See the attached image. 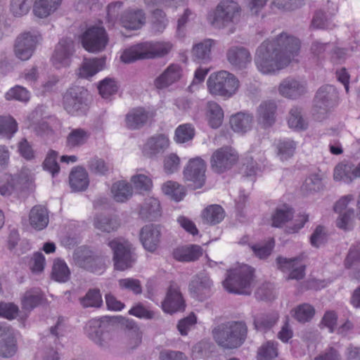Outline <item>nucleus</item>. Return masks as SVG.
Segmentation results:
<instances>
[{
	"mask_svg": "<svg viewBox=\"0 0 360 360\" xmlns=\"http://www.w3.org/2000/svg\"><path fill=\"white\" fill-rule=\"evenodd\" d=\"M206 164L200 158L191 159L184 169V179L188 186L195 190L205 182Z\"/></svg>",
	"mask_w": 360,
	"mask_h": 360,
	"instance_id": "f8f14e48",
	"label": "nucleus"
},
{
	"mask_svg": "<svg viewBox=\"0 0 360 360\" xmlns=\"http://www.w3.org/2000/svg\"><path fill=\"white\" fill-rule=\"evenodd\" d=\"M94 226L102 232L110 233L117 231L120 224L115 218L101 214L95 217Z\"/></svg>",
	"mask_w": 360,
	"mask_h": 360,
	"instance_id": "49530a36",
	"label": "nucleus"
},
{
	"mask_svg": "<svg viewBox=\"0 0 360 360\" xmlns=\"http://www.w3.org/2000/svg\"><path fill=\"white\" fill-rule=\"evenodd\" d=\"M63 0H35L33 4V13L39 18H45L55 12Z\"/></svg>",
	"mask_w": 360,
	"mask_h": 360,
	"instance_id": "2f4dec72",
	"label": "nucleus"
},
{
	"mask_svg": "<svg viewBox=\"0 0 360 360\" xmlns=\"http://www.w3.org/2000/svg\"><path fill=\"white\" fill-rule=\"evenodd\" d=\"M338 101V92L334 86L326 84L321 86L314 100V110L320 115L317 118H323L337 105Z\"/></svg>",
	"mask_w": 360,
	"mask_h": 360,
	"instance_id": "9b49d317",
	"label": "nucleus"
},
{
	"mask_svg": "<svg viewBox=\"0 0 360 360\" xmlns=\"http://www.w3.org/2000/svg\"><path fill=\"white\" fill-rule=\"evenodd\" d=\"M228 61L233 66L244 68L252 60L250 51L245 47L235 46L229 49L226 53Z\"/></svg>",
	"mask_w": 360,
	"mask_h": 360,
	"instance_id": "a878e982",
	"label": "nucleus"
},
{
	"mask_svg": "<svg viewBox=\"0 0 360 360\" xmlns=\"http://www.w3.org/2000/svg\"><path fill=\"white\" fill-rule=\"evenodd\" d=\"M214 44L212 39H205L195 46L192 49L193 60L197 63H207L211 59V48Z\"/></svg>",
	"mask_w": 360,
	"mask_h": 360,
	"instance_id": "4c0bfd02",
	"label": "nucleus"
},
{
	"mask_svg": "<svg viewBox=\"0 0 360 360\" xmlns=\"http://www.w3.org/2000/svg\"><path fill=\"white\" fill-rule=\"evenodd\" d=\"M42 299L43 296L39 288L27 290L21 299L22 308L30 311L41 304Z\"/></svg>",
	"mask_w": 360,
	"mask_h": 360,
	"instance_id": "a19ab883",
	"label": "nucleus"
},
{
	"mask_svg": "<svg viewBox=\"0 0 360 360\" xmlns=\"http://www.w3.org/2000/svg\"><path fill=\"white\" fill-rule=\"evenodd\" d=\"M150 117L152 114L143 108H133L126 115V126L132 130L141 129Z\"/></svg>",
	"mask_w": 360,
	"mask_h": 360,
	"instance_id": "393cba45",
	"label": "nucleus"
},
{
	"mask_svg": "<svg viewBox=\"0 0 360 360\" xmlns=\"http://www.w3.org/2000/svg\"><path fill=\"white\" fill-rule=\"evenodd\" d=\"M210 94L228 99L235 95L239 88V81L233 74L221 70L210 75L207 80Z\"/></svg>",
	"mask_w": 360,
	"mask_h": 360,
	"instance_id": "39448f33",
	"label": "nucleus"
},
{
	"mask_svg": "<svg viewBox=\"0 0 360 360\" xmlns=\"http://www.w3.org/2000/svg\"><path fill=\"white\" fill-rule=\"evenodd\" d=\"M75 52L74 41L70 38H63L57 44L51 58L53 65L58 69L68 67Z\"/></svg>",
	"mask_w": 360,
	"mask_h": 360,
	"instance_id": "dca6fc26",
	"label": "nucleus"
},
{
	"mask_svg": "<svg viewBox=\"0 0 360 360\" xmlns=\"http://www.w3.org/2000/svg\"><path fill=\"white\" fill-rule=\"evenodd\" d=\"M194 136V129L190 124L179 126L175 130L174 140L183 143L191 140Z\"/></svg>",
	"mask_w": 360,
	"mask_h": 360,
	"instance_id": "052dcab7",
	"label": "nucleus"
},
{
	"mask_svg": "<svg viewBox=\"0 0 360 360\" xmlns=\"http://www.w3.org/2000/svg\"><path fill=\"white\" fill-rule=\"evenodd\" d=\"M278 343L267 342L258 350V360H272L278 356Z\"/></svg>",
	"mask_w": 360,
	"mask_h": 360,
	"instance_id": "13d9d810",
	"label": "nucleus"
},
{
	"mask_svg": "<svg viewBox=\"0 0 360 360\" xmlns=\"http://www.w3.org/2000/svg\"><path fill=\"white\" fill-rule=\"evenodd\" d=\"M278 91L285 98L297 99L306 93L307 88L304 82L292 77H287L281 81Z\"/></svg>",
	"mask_w": 360,
	"mask_h": 360,
	"instance_id": "6ab92c4d",
	"label": "nucleus"
},
{
	"mask_svg": "<svg viewBox=\"0 0 360 360\" xmlns=\"http://www.w3.org/2000/svg\"><path fill=\"white\" fill-rule=\"evenodd\" d=\"M205 109L210 127L214 129L219 127L224 119V111L221 106L215 101H208Z\"/></svg>",
	"mask_w": 360,
	"mask_h": 360,
	"instance_id": "e433bc0d",
	"label": "nucleus"
},
{
	"mask_svg": "<svg viewBox=\"0 0 360 360\" xmlns=\"http://www.w3.org/2000/svg\"><path fill=\"white\" fill-rule=\"evenodd\" d=\"M202 216L206 223L217 224L224 218V211L220 205H212L203 210Z\"/></svg>",
	"mask_w": 360,
	"mask_h": 360,
	"instance_id": "c03bdc74",
	"label": "nucleus"
},
{
	"mask_svg": "<svg viewBox=\"0 0 360 360\" xmlns=\"http://www.w3.org/2000/svg\"><path fill=\"white\" fill-rule=\"evenodd\" d=\"M169 139L164 134L150 138L143 147V153L148 157L163 153L169 146Z\"/></svg>",
	"mask_w": 360,
	"mask_h": 360,
	"instance_id": "c756f323",
	"label": "nucleus"
},
{
	"mask_svg": "<svg viewBox=\"0 0 360 360\" xmlns=\"http://www.w3.org/2000/svg\"><path fill=\"white\" fill-rule=\"evenodd\" d=\"M7 100H17L21 102H27L29 101L30 92L21 86H15L11 88L5 95Z\"/></svg>",
	"mask_w": 360,
	"mask_h": 360,
	"instance_id": "e2e57ef3",
	"label": "nucleus"
},
{
	"mask_svg": "<svg viewBox=\"0 0 360 360\" xmlns=\"http://www.w3.org/2000/svg\"><path fill=\"white\" fill-rule=\"evenodd\" d=\"M241 8L233 0H221L207 15L210 24L215 28L224 29L240 21Z\"/></svg>",
	"mask_w": 360,
	"mask_h": 360,
	"instance_id": "20e7f679",
	"label": "nucleus"
},
{
	"mask_svg": "<svg viewBox=\"0 0 360 360\" xmlns=\"http://www.w3.org/2000/svg\"><path fill=\"white\" fill-rule=\"evenodd\" d=\"M98 91L101 96L108 98L117 91V86L115 82L110 78H105L102 80L98 86Z\"/></svg>",
	"mask_w": 360,
	"mask_h": 360,
	"instance_id": "774afa93",
	"label": "nucleus"
},
{
	"mask_svg": "<svg viewBox=\"0 0 360 360\" xmlns=\"http://www.w3.org/2000/svg\"><path fill=\"white\" fill-rule=\"evenodd\" d=\"M212 281L205 274H199L193 278L189 283V291L193 297L203 300L209 295Z\"/></svg>",
	"mask_w": 360,
	"mask_h": 360,
	"instance_id": "5701e85b",
	"label": "nucleus"
},
{
	"mask_svg": "<svg viewBox=\"0 0 360 360\" xmlns=\"http://www.w3.org/2000/svg\"><path fill=\"white\" fill-rule=\"evenodd\" d=\"M89 96L88 91L83 86H70L63 95V107L70 115H84L88 109Z\"/></svg>",
	"mask_w": 360,
	"mask_h": 360,
	"instance_id": "6e6552de",
	"label": "nucleus"
},
{
	"mask_svg": "<svg viewBox=\"0 0 360 360\" xmlns=\"http://www.w3.org/2000/svg\"><path fill=\"white\" fill-rule=\"evenodd\" d=\"M94 252L86 247H79L72 254V262L77 266L89 271L91 268L89 263L94 260Z\"/></svg>",
	"mask_w": 360,
	"mask_h": 360,
	"instance_id": "c9c22d12",
	"label": "nucleus"
},
{
	"mask_svg": "<svg viewBox=\"0 0 360 360\" xmlns=\"http://www.w3.org/2000/svg\"><path fill=\"white\" fill-rule=\"evenodd\" d=\"M172 48V44L168 41H143L125 49L120 58L125 63H130L137 60L158 58L167 55Z\"/></svg>",
	"mask_w": 360,
	"mask_h": 360,
	"instance_id": "7ed1b4c3",
	"label": "nucleus"
},
{
	"mask_svg": "<svg viewBox=\"0 0 360 360\" xmlns=\"http://www.w3.org/2000/svg\"><path fill=\"white\" fill-rule=\"evenodd\" d=\"M165 195L170 196L176 202L181 200L186 195V188L177 182L169 181L162 187Z\"/></svg>",
	"mask_w": 360,
	"mask_h": 360,
	"instance_id": "8fccbe9b",
	"label": "nucleus"
},
{
	"mask_svg": "<svg viewBox=\"0 0 360 360\" xmlns=\"http://www.w3.org/2000/svg\"><path fill=\"white\" fill-rule=\"evenodd\" d=\"M322 176L319 174H311L304 181L302 190L306 192H317L323 188Z\"/></svg>",
	"mask_w": 360,
	"mask_h": 360,
	"instance_id": "bf43d9fd",
	"label": "nucleus"
},
{
	"mask_svg": "<svg viewBox=\"0 0 360 360\" xmlns=\"http://www.w3.org/2000/svg\"><path fill=\"white\" fill-rule=\"evenodd\" d=\"M288 123L290 128L297 130H302L307 128V122L303 117L302 108L298 107L291 108L289 112Z\"/></svg>",
	"mask_w": 360,
	"mask_h": 360,
	"instance_id": "3c124183",
	"label": "nucleus"
},
{
	"mask_svg": "<svg viewBox=\"0 0 360 360\" xmlns=\"http://www.w3.org/2000/svg\"><path fill=\"white\" fill-rule=\"evenodd\" d=\"M17 351L13 330L8 326H0V356L9 358Z\"/></svg>",
	"mask_w": 360,
	"mask_h": 360,
	"instance_id": "aec40b11",
	"label": "nucleus"
},
{
	"mask_svg": "<svg viewBox=\"0 0 360 360\" xmlns=\"http://www.w3.org/2000/svg\"><path fill=\"white\" fill-rule=\"evenodd\" d=\"M293 213L292 209L286 205L277 207L275 213L272 215V226L281 227L292 219Z\"/></svg>",
	"mask_w": 360,
	"mask_h": 360,
	"instance_id": "de8ad7c7",
	"label": "nucleus"
},
{
	"mask_svg": "<svg viewBox=\"0 0 360 360\" xmlns=\"http://www.w3.org/2000/svg\"><path fill=\"white\" fill-rule=\"evenodd\" d=\"M216 342L225 349H235L246 340L248 326L242 321H231L221 323L212 330Z\"/></svg>",
	"mask_w": 360,
	"mask_h": 360,
	"instance_id": "f03ea898",
	"label": "nucleus"
},
{
	"mask_svg": "<svg viewBox=\"0 0 360 360\" xmlns=\"http://www.w3.org/2000/svg\"><path fill=\"white\" fill-rule=\"evenodd\" d=\"M333 176L335 180L349 184L360 176V163L355 165L350 161L344 160L335 167Z\"/></svg>",
	"mask_w": 360,
	"mask_h": 360,
	"instance_id": "4be33fe9",
	"label": "nucleus"
},
{
	"mask_svg": "<svg viewBox=\"0 0 360 360\" xmlns=\"http://www.w3.org/2000/svg\"><path fill=\"white\" fill-rule=\"evenodd\" d=\"M160 215V204L158 199L155 198H146L141 205L139 216L141 219L148 221H153Z\"/></svg>",
	"mask_w": 360,
	"mask_h": 360,
	"instance_id": "7c9ffc66",
	"label": "nucleus"
},
{
	"mask_svg": "<svg viewBox=\"0 0 360 360\" xmlns=\"http://www.w3.org/2000/svg\"><path fill=\"white\" fill-rule=\"evenodd\" d=\"M51 276L55 281L65 283L70 278V271L63 260L57 259L54 260Z\"/></svg>",
	"mask_w": 360,
	"mask_h": 360,
	"instance_id": "a18cd8bd",
	"label": "nucleus"
},
{
	"mask_svg": "<svg viewBox=\"0 0 360 360\" xmlns=\"http://www.w3.org/2000/svg\"><path fill=\"white\" fill-rule=\"evenodd\" d=\"M278 269L284 274L285 280L300 281L305 276V265L298 257L288 259L279 256L276 258Z\"/></svg>",
	"mask_w": 360,
	"mask_h": 360,
	"instance_id": "4468645a",
	"label": "nucleus"
},
{
	"mask_svg": "<svg viewBox=\"0 0 360 360\" xmlns=\"http://www.w3.org/2000/svg\"><path fill=\"white\" fill-rule=\"evenodd\" d=\"M293 317L299 322L305 323L310 321L315 313L314 308L308 304L299 305L294 309Z\"/></svg>",
	"mask_w": 360,
	"mask_h": 360,
	"instance_id": "6e6d98bb",
	"label": "nucleus"
},
{
	"mask_svg": "<svg viewBox=\"0 0 360 360\" xmlns=\"http://www.w3.org/2000/svg\"><path fill=\"white\" fill-rule=\"evenodd\" d=\"M58 153L54 150H51L46 155L44 162L43 167L45 170L49 172L53 176H55L60 170L59 165L57 162Z\"/></svg>",
	"mask_w": 360,
	"mask_h": 360,
	"instance_id": "0e129e2a",
	"label": "nucleus"
},
{
	"mask_svg": "<svg viewBox=\"0 0 360 360\" xmlns=\"http://www.w3.org/2000/svg\"><path fill=\"white\" fill-rule=\"evenodd\" d=\"M202 255V249L198 245L177 247L173 250V257L183 262H194Z\"/></svg>",
	"mask_w": 360,
	"mask_h": 360,
	"instance_id": "bb28decb",
	"label": "nucleus"
},
{
	"mask_svg": "<svg viewBox=\"0 0 360 360\" xmlns=\"http://www.w3.org/2000/svg\"><path fill=\"white\" fill-rule=\"evenodd\" d=\"M252 278L253 269L248 265H243L228 272L223 285L229 292L250 295Z\"/></svg>",
	"mask_w": 360,
	"mask_h": 360,
	"instance_id": "0eeeda50",
	"label": "nucleus"
},
{
	"mask_svg": "<svg viewBox=\"0 0 360 360\" xmlns=\"http://www.w3.org/2000/svg\"><path fill=\"white\" fill-rule=\"evenodd\" d=\"M238 160V155L231 148L217 149L212 155L211 167L217 173H223L231 169Z\"/></svg>",
	"mask_w": 360,
	"mask_h": 360,
	"instance_id": "2eb2a0df",
	"label": "nucleus"
},
{
	"mask_svg": "<svg viewBox=\"0 0 360 360\" xmlns=\"http://www.w3.org/2000/svg\"><path fill=\"white\" fill-rule=\"evenodd\" d=\"M113 326L110 318L103 316L89 320L84 326L86 335L98 346L107 348L114 338Z\"/></svg>",
	"mask_w": 360,
	"mask_h": 360,
	"instance_id": "423d86ee",
	"label": "nucleus"
},
{
	"mask_svg": "<svg viewBox=\"0 0 360 360\" xmlns=\"http://www.w3.org/2000/svg\"><path fill=\"white\" fill-rule=\"evenodd\" d=\"M181 77V68L178 65L172 64L154 82L158 89H164L178 81Z\"/></svg>",
	"mask_w": 360,
	"mask_h": 360,
	"instance_id": "c85d7f7f",
	"label": "nucleus"
},
{
	"mask_svg": "<svg viewBox=\"0 0 360 360\" xmlns=\"http://www.w3.org/2000/svg\"><path fill=\"white\" fill-rule=\"evenodd\" d=\"M111 192L114 199L117 202H120L126 201L132 195L131 185L124 181H120L113 184L111 188Z\"/></svg>",
	"mask_w": 360,
	"mask_h": 360,
	"instance_id": "79ce46f5",
	"label": "nucleus"
},
{
	"mask_svg": "<svg viewBox=\"0 0 360 360\" xmlns=\"http://www.w3.org/2000/svg\"><path fill=\"white\" fill-rule=\"evenodd\" d=\"M333 13H330L329 15H326L321 10L316 12L312 21L311 25L317 29H329L332 27V24L330 21V15Z\"/></svg>",
	"mask_w": 360,
	"mask_h": 360,
	"instance_id": "338daca9",
	"label": "nucleus"
},
{
	"mask_svg": "<svg viewBox=\"0 0 360 360\" xmlns=\"http://www.w3.org/2000/svg\"><path fill=\"white\" fill-rule=\"evenodd\" d=\"M70 185L75 191L85 190L89 186L88 175L86 170L80 167L73 169L69 176Z\"/></svg>",
	"mask_w": 360,
	"mask_h": 360,
	"instance_id": "58836bf2",
	"label": "nucleus"
},
{
	"mask_svg": "<svg viewBox=\"0 0 360 360\" xmlns=\"http://www.w3.org/2000/svg\"><path fill=\"white\" fill-rule=\"evenodd\" d=\"M18 130V124L11 115H0V135L10 139Z\"/></svg>",
	"mask_w": 360,
	"mask_h": 360,
	"instance_id": "603ef678",
	"label": "nucleus"
},
{
	"mask_svg": "<svg viewBox=\"0 0 360 360\" xmlns=\"http://www.w3.org/2000/svg\"><path fill=\"white\" fill-rule=\"evenodd\" d=\"M296 143L290 139L279 140L277 145V155L281 160H286L292 157L296 149Z\"/></svg>",
	"mask_w": 360,
	"mask_h": 360,
	"instance_id": "09e8293b",
	"label": "nucleus"
},
{
	"mask_svg": "<svg viewBox=\"0 0 360 360\" xmlns=\"http://www.w3.org/2000/svg\"><path fill=\"white\" fill-rule=\"evenodd\" d=\"M65 333L64 319L59 317L54 326L49 329V334L46 336V341L53 342L56 345L59 343L60 338L63 337Z\"/></svg>",
	"mask_w": 360,
	"mask_h": 360,
	"instance_id": "864d4df0",
	"label": "nucleus"
},
{
	"mask_svg": "<svg viewBox=\"0 0 360 360\" xmlns=\"http://www.w3.org/2000/svg\"><path fill=\"white\" fill-rule=\"evenodd\" d=\"M162 307L164 311L169 314H173L184 309L185 302L179 286L176 283H170L166 297L162 302Z\"/></svg>",
	"mask_w": 360,
	"mask_h": 360,
	"instance_id": "a211bd4d",
	"label": "nucleus"
},
{
	"mask_svg": "<svg viewBox=\"0 0 360 360\" xmlns=\"http://www.w3.org/2000/svg\"><path fill=\"white\" fill-rule=\"evenodd\" d=\"M168 20L162 10L155 9L153 11L151 28L155 33H162L166 28Z\"/></svg>",
	"mask_w": 360,
	"mask_h": 360,
	"instance_id": "4d7b16f0",
	"label": "nucleus"
},
{
	"mask_svg": "<svg viewBox=\"0 0 360 360\" xmlns=\"http://www.w3.org/2000/svg\"><path fill=\"white\" fill-rule=\"evenodd\" d=\"M108 245L113 252L115 269L124 271L134 265L136 256L131 251V244L122 238H117L110 240Z\"/></svg>",
	"mask_w": 360,
	"mask_h": 360,
	"instance_id": "1a4fd4ad",
	"label": "nucleus"
},
{
	"mask_svg": "<svg viewBox=\"0 0 360 360\" xmlns=\"http://www.w3.org/2000/svg\"><path fill=\"white\" fill-rule=\"evenodd\" d=\"M277 311L261 313L254 316L253 325L255 330L266 333L274 327L279 320Z\"/></svg>",
	"mask_w": 360,
	"mask_h": 360,
	"instance_id": "cd10ccee",
	"label": "nucleus"
},
{
	"mask_svg": "<svg viewBox=\"0 0 360 360\" xmlns=\"http://www.w3.org/2000/svg\"><path fill=\"white\" fill-rule=\"evenodd\" d=\"M252 121V115L240 112L231 116L230 124L234 131L245 133L251 129Z\"/></svg>",
	"mask_w": 360,
	"mask_h": 360,
	"instance_id": "f704fd0d",
	"label": "nucleus"
},
{
	"mask_svg": "<svg viewBox=\"0 0 360 360\" xmlns=\"http://www.w3.org/2000/svg\"><path fill=\"white\" fill-rule=\"evenodd\" d=\"M33 0H11L10 11L15 17H21L28 13Z\"/></svg>",
	"mask_w": 360,
	"mask_h": 360,
	"instance_id": "5fc2aeb1",
	"label": "nucleus"
},
{
	"mask_svg": "<svg viewBox=\"0 0 360 360\" xmlns=\"http://www.w3.org/2000/svg\"><path fill=\"white\" fill-rule=\"evenodd\" d=\"M79 303L84 308H99L103 304V299L99 289H89L85 295L79 298Z\"/></svg>",
	"mask_w": 360,
	"mask_h": 360,
	"instance_id": "37998d69",
	"label": "nucleus"
},
{
	"mask_svg": "<svg viewBox=\"0 0 360 360\" xmlns=\"http://www.w3.org/2000/svg\"><path fill=\"white\" fill-rule=\"evenodd\" d=\"M300 48V40L283 32L264 41L257 49L255 64L264 75H272L285 68Z\"/></svg>",
	"mask_w": 360,
	"mask_h": 360,
	"instance_id": "f257e3e1",
	"label": "nucleus"
},
{
	"mask_svg": "<svg viewBox=\"0 0 360 360\" xmlns=\"http://www.w3.org/2000/svg\"><path fill=\"white\" fill-rule=\"evenodd\" d=\"M121 25L127 30L141 29L146 23V13L142 9L129 8L122 13L120 19Z\"/></svg>",
	"mask_w": 360,
	"mask_h": 360,
	"instance_id": "412c9836",
	"label": "nucleus"
},
{
	"mask_svg": "<svg viewBox=\"0 0 360 360\" xmlns=\"http://www.w3.org/2000/svg\"><path fill=\"white\" fill-rule=\"evenodd\" d=\"M30 223L32 227L37 230H42L49 224L47 210L41 205H36L30 212Z\"/></svg>",
	"mask_w": 360,
	"mask_h": 360,
	"instance_id": "473e14b6",
	"label": "nucleus"
},
{
	"mask_svg": "<svg viewBox=\"0 0 360 360\" xmlns=\"http://www.w3.org/2000/svg\"><path fill=\"white\" fill-rule=\"evenodd\" d=\"M119 286L122 290H127L131 291L136 295H139L142 292V286L139 280L133 278H127L120 279Z\"/></svg>",
	"mask_w": 360,
	"mask_h": 360,
	"instance_id": "69168bd1",
	"label": "nucleus"
},
{
	"mask_svg": "<svg viewBox=\"0 0 360 360\" xmlns=\"http://www.w3.org/2000/svg\"><path fill=\"white\" fill-rule=\"evenodd\" d=\"M105 60L104 58L85 59L79 70V75L82 78H89L103 69Z\"/></svg>",
	"mask_w": 360,
	"mask_h": 360,
	"instance_id": "72a5a7b5",
	"label": "nucleus"
},
{
	"mask_svg": "<svg viewBox=\"0 0 360 360\" xmlns=\"http://www.w3.org/2000/svg\"><path fill=\"white\" fill-rule=\"evenodd\" d=\"M89 136V131L84 129H72L67 136L66 145L70 148H79L87 142Z\"/></svg>",
	"mask_w": 360,
	"mask_h": 360,
	"instance_id": "ea45409f",
	"label": "nucleus"
},
{
	"mask_svg": "<svg viewBox=\"0 0 360 360\" xmlns=\"http://www.w3.org/2000/svg\"><path fill=\"white\" fill-rule=\"evenodd\" d=\"M161 236V226L154 224L143 226L139 232V238L143 247L150 252H155L159 247Z\"/></svg>",
	"mask_w": 360,
	"mask_h": 360,
	"instance_id": "f3484780",
	"label": "nucleus"
},
{
	"mask_svg": "<svg viewBox=\"0 0 360 360\" xmlns=\"http://www.w3.org/2000/svg\"><path fill=\"white\" fill-rule=\"evenodd\" d=\"M108 37L104 28L93 26L88 28L82 37L83 47L89 52H99L107 44Z\"/></svg>",
	"mask_w": 360,
	"mask_h": 360,
	"instance_id": "ddd939ff",
	"label": "nucleus"
},
{
	"mask_svg": "<svg viewBox=\"0 0 360 360\" xmlns=\"http://www.w3.org/2000/svg\"><path fill=\"white\" fill-rule=\"evenodd\" d=\"M41 40V33L35 30L19 34L14 44L15 56L21 60H27L32 57L37 44Z\"/></svg>",
	"mask_w": 360,
	"mask_h": 360,
	"instance_id": "9d476101",
	"label": "nucleus"
},
{
	"mask_svg": "<svg viewBox=\"0 0 360 360\" xmlns=\"http://www.w3.org/2000/svg\"><path fill=\"white\" fill-rule=\"evenodd\" d=\"M277 105L273 101L262 102L257 110V119L258 122L264 127H271L276 120Z\"/></svg>",
	"mask_w": 360,
	"mask_h": 360,
	"instance_id": "b1692460",
	"label": "nucleus"
},
{
	"mask_svg": "<svg viewBox=\"0 0 360 360\" xmlns=\"http://www.w3.org/2000/svg\"><path fill=\"white\" fill-rule=\"evenodd\" d=\"M355 214L353 209H348L340 214L336 221V225L339 229L345 231L350 230L354 224Z\"/></svg>",
	"mask_w": 360,
	"mask_h": 360,
	"instance_id": "680f3d73",
	"label": "nucleus"
}]
</instances>
